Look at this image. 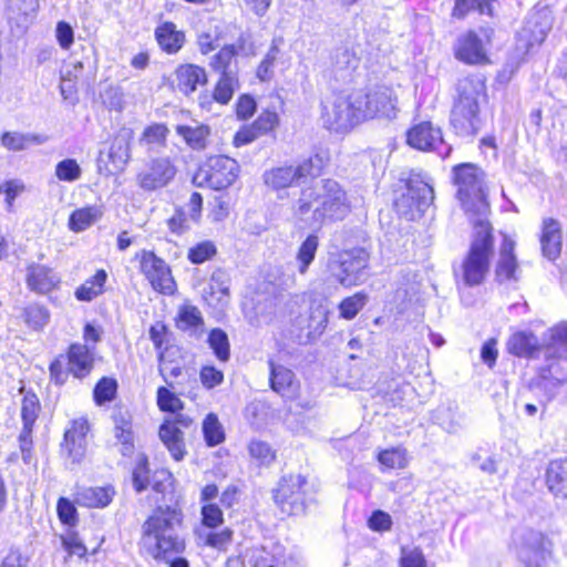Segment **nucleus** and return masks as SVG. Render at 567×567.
I'll return each mask as SVG.
<instances>
[{
	"instance_id": "nucleus-8",
	"label": "nucleus",
	"mask_w": 567,
	"mask_h": 567,
	"mask_svg": "<svg viewBox=\"0 0 567 567\" xmlns=\"http://www.w3.org/2000/svg\"><path fill=\"white\" fill-rule=\"evenodd\" d=\"M434 189L431 178L423 172H411L404 190L394 199V207L409 220L421 217L433 204Z\"/></svg>"
},
{
	"instance_id": "nucleus-11",
	"label": "nucleus",
	"mask_w": 567,
	"mask_h": 567,
	"mask_svg": "<svg viewBox=\"0 0 567 567\" xmlns=\"http://www.w3.org/2000/svg\"><path fill=\"white\" fill-rule=\"evenodd\" d=\"M324 166V156L315 154L297 165H284L267 169L262 174V179L265 185L269 188L280 190L299 184L308 177H318Z\"/></svg>"
},
{
	"instance_id": "nucleus-14",
	"label": "nucleus",
	"mask_w": 567,
	"mask_h": 567,
	"mask_svg": "<svg viewBox=\"0 0 567 567\" xmlns=\"http://www.w3.org/2000/svg\"><path fill=\"white\" fill-rule=\"evenodd\" d=\"M408 144L419 151L435 152L446 158L452 153V146L443 140L442 130L432 122L423 121L413 125L406 132Z\"/></svg>"
},
{
	"instance_id": "nucleus-43",
	"label": "nucleus",
	"mask_w": 567,
	"mask_h": 567,
	"mask_svg": "<svg viewBox=\"0 0 567 567\" xmlns=\"http://www.w3.org/2000/svg\"><path fill=\"white\" fill-rule=\"evenodd\" d=\"M10 18H17L23 24L32 21L39 10V0H9Z\"/></svg>"
},
{
	"instance_id": "nucleus-27",
	"label": "nucleus",
	"mask_w": 567,
	"mask_h": 567,
	"mask_svg": "<svg viewBox=\"0 0 567 567\" xmlns=\"http://www.w3.org/2000/svg\"><path fill=\"white\" fill-rule=\"evenodd\" d=\"M94 365L93 349L89 344L72 343L68 350V371L76 379L87 377Z\"/></svg>"
},
{
	"instance_id": "nucleus-6",
	"label": "nucleus",
	"mask_w": 567,
	"mask_h": 567,
	"mask_svg": "<svg viewBox=\"0 0 567 567\" xmlns=\"http://www.w3.org/2000/svg\"><path fill=\"white\" fill-rule=\"evenodd\" d=\"M453 182L457 199L473 225L488 221L489 204L484 188V173L476 165L463 163L454 166Z\"/></svg>"
},
{
	"instance_id": "nucleus-5",
	"label": "nucleus",
	"mask_w": 567,
	"mask_h": 567,
	"mask_svg": "<svg viewBox=\"0 0 567 567\" xmlns=\"http://www.w3.org/2000/svg\"><path fill=\"white\" fill-rule=\"evenodd\" d=\"M183 513L175 507H157L142 526V546L156 560H169L185 550V540L178 534Z\"/></svg>"
},
{
	"instance_id": "nucleus-25",
	"label": "nucleus",
	"mask_w": 567,
	"mask_h": 567,
	"mask_svg": "<svg viewBox=\"0 0 567 567\" xmlns=\"http://www.w3.org/2000/svg\"><path fill=\"white\" fill-rule=\"evenodd\" d=\"M454 50L456 59L468 64H478L487 59L483 40L472 30L457 38Z\"/></svg>"
},
{
	"instance_id": "nucleus-13",
	"label": "nucleus",
	"mask_w": 567,
	"mask_h": 567,
	"mask_svg": "<svg viewBox=\"0 0 567 567\" xmlns=\"http://www.w3.org/2000/svg\"><path fill=\"white\" fill-rule=\"evenodd\" d=\"M239 165L228 156L217 155L209 157L202 165L195 176L200 178L213 189L220 190L228 188L238 177Z\"/></svg>"
},
{
	"instance_id": "nucleus-24",
	"label": "nucleus",
	"mask_w": 567,
	"mask_h": 567,
	"mask_svg": "<svg viewBox=\"0 0 567 567\" xmlns=\"http://www.w3.org/2000/svg\"><path fill=\"white\" fill-rule=\"evenodd\" d=\"M17 319L32 332H42L51 321L50 309L40 301H30L16 307Z\"/></svg>"
},
{
	"instance_id": "nucleus-62",
	"label": "nucleus",
	"mask_w": 567,
	"mask_h": 567,
	"mask_svg": "<svg viewBox=\"0 0 567 567\" xmlns=\"http://www.w3.org/2000/svg\"><path fill=\"white\" fill-rule=\"evenodd\" d=\"M168 128L164 124H153L147 126L141 137V143L147 145H165Z\"/></svg>"
},
{
	"instance_id": "nucleus-59",
	"label": "nucleus",
	"mask_w": 567,
	"mask_h": 567,
	"mask_svg": "<svg viewBox=\"0 0 567 567\" xmlns=\"http://www.w3.org/2000/svg\"><path fill=\"white\" fill-rule=\"evenodd\" d=\"M250 456L260 465H269L275 460V452L270 445L260 440H252L248 446Z\"/></svg>"
},
{
	"instance_id": "nucleus-54",
	"label": "nucleus",
	"mask_w": 567,
	"mask_h": 567,
	"mask_svg": "<svg viewBox=\"0 0 567 567\" xmlns=\"http://www.w3.org/2000/svg\"><path fill=\"white\" fill-rule=\"evenodd\" d=\"M157 406L163 412L176 413L184 408L182 400L166 386H159L156 392Z\"/></svg>"
},
{
	"instance_id": "nucleus-19",
	"label": "nucleus",
	"mask_w": 567,
	"mask_h": 567,
	"mask_svg": "<svg viewBox=\"0 0 567 567\" xmlns=\"http://www.w3.org/2000/svg\"><path fill=\"white\" fill-rule=\"evenodd\" d=\"M247 567H285L288 560L286 547L278 542H268L246 550Z\"/></svg>"
},
{
	"instance_id": "nucleus-22",
	"label": "nucleus",
	"mask_w": 567,
	"mask_h": 567,
	"mask_svg": "<svg viewBox=\"0 0 567 567\" xmlns=\"http://www.w3.org/2000/svg\"><path fill=\"white\" fill-rule=\"evenodd\" d=\"M60 284L59 274L47 265L31 262L25 269L27 288L37 295H49L58 289Z\"/></svg>"
},
{
	"instance_id": "nucleus-42",
	"label": "nucleus",
	"mask_w": 567,
	"mask_h": 567,
	"mask_svg": "<svg viewBox=\"0 0 567 567\" xmlns=\"http://www.w3.org/2000/svg\"><path fill=\"white\" fill-rule=\"evenodd\" d=\"M44 142V137L35 134H21V133H11L6 132L1 136V143L4 147L10 151H23L28 148L32 144H42Z\"/></svg>"
},
{
	"instance_id": "nucleus-41",
	"label": "nucleus",
	"mask_w": 567,
	"mask_h": 567,
	"mask_svg": "<svg viewBox=\"0 0 567 567\" xmlns=\"http://www.w3.org/2000/svg\"><path fill=\"white\" fill-rule=\"evenodd\" d=\"M494 0H455L452 16L464 19L468 13L477 11L481 14L493 16Z\"/></svg>"
},
{
	"instance_id": "nucleus-17",
	"label": "nucleus",
	"mask_w": 567,
	"mask_h": 567,
	"mask_svg": "<svg viewBox=\"0 0 567 567\" xmlns=\"http://www.w3.org/2000/svg\"><path fill=\"white\" fill-rule=\"evenodd\" d=\"M39 411L40 402L37 395L34 393H27L22 399L21 417L23 426L19 435L21 457L25 464H31L33 460L32 431L38 419Z\"/></svg>"
},
{
	"instance_id": "nucleus-15",
	"label": "nucleus",
	"mask_w": 567,
	"mask_h": 567,
	"mask_svg": "<svg viewBox=\"0 0 567 567\" xmlns=\"http://www.w3.org/2000/svg\"><path fill=\"white\" fill-rule=\"evenodd\" d=\"M140 268L152 288L163 295L171 296L176 290V284L167 262L152 250H142Z\"/></svg>"
},
{
	"instance_id": "nucleus-34",
	"label": "nucleus",
	"mask_w": 567,
	"mask_h": 567,
	"mask_svg": "<svg viewBox=\"0 0 567 567\" xmlns=\"http://www.w3.org/2000/svg\"><path fill=\"white\" fill-rule=\"evenodd\" d=\"M131 131L122 130L115 135L111 143L109 159L116 169H124L131 158Z\"/></svg>"
},
{
	"instance_id": "nucleus-37",
	"label": "nucleus",
	"mask_w": 567,
	"mask_h": 567,
	"mask_svg": "<svg viewBox=\"0 0 567 567\" xmlns=\"http://www.w3.org/2000/svg\"><path fill=\"white\" fill-rule=\"evenodd\" d=\"M176 133L190 148L195 151H202L207 145V138L209 136L210 130L207 125L204 124L195 126L177 125Z\"/></svg>"
},
{
	"instance_id": "nucleus-51",
	"label": "nucleus",
	"mask_w": 567,
	"mask_h": 567,
	"mask_svg": "<svg viewBox=\"0 0 567 567\" xmlns=\"http://www.w3.org/2000/svg\"><path fill=\"white\" fill-rule=\"evenodd\" d=\"M378 461L388 468H404L409 463L406 450L401 446L381 451Z\"/></svg>"
},
{
	"instance_id": "nucleus-35",
	"label": "nucleus",
	"mask_w": 567,
	"mask_h": 567,
	"mask_svg": "<svg viewBox=\"0 0 567 567\" xmlns=\"http://www.w3.org/2000/svg\"><path fill=\"white\" fill-rule=\"evenodd\" d=\"M104 209L100 205H89L73 210L69 217V228L74 233H81L100 220Z\"/></svg>"
},
{
	"instance_id": "nucleus-3",
	"label": "nucleus",
	"mask_w": 567,
	"mask_h": 567,
	"mask_svg": "<svg viewBox=\"0 0 567 567\" xmlns=\"http://www.w3.org/2000/svg\"><path fill=\"white\" fill-rule=\"evenodd\" d=\"M487 101L483 75L468 74L458 79L450 112V125L456 136L473 140L482 131L485 123L482 107Z\"/></svg>"
},
{
	"instance_id": "nucleus-7",
	"label": "nucleus",
	"mask_w": 567,
	"mask_h": 567,
	"mask_svg": "<svg viewBox=\"0 0 567 567\" xmlns=\"http://www.w3.org/2000/svg\"><path fill=\"white\" fill-rule=\"evenodd\" d=\"M473 228L470 249L460 266V271L455 270L456 278L460 277L466 287H476L484 282L489 270L494 248L489 221L481 220L473 225Z\"/></svg>"
},
{
	"instance_id": "nucleus-31",
	"label": "nucleus",
	"mask_w": 567,
	"mask_h": 567,
	"mask_svg": "<svg viewBox=\"0 0 567 567\" xmlns=\"http://www.w3.org/2000/svg\"><path fill=\"white\" fill-rule=\"evenodd\" d=\"M176 86L178 91L188 95L197 90L198 85L207 82L204 68L195 64H183L175 70Z\"/></svg>"
},
{
	"instance_id": "nucleus-55",
	"label": "nucleus",
	"mask_w": 567,
	"mask_h": 567,
	"mask_svg": "<svg viewBox=\"0 0 567 567\" xmlns=\"http://www.w3.org/2000/svg\"><path fill=\"white\" fill-rule=\"evenodd\" d=\"M169 231L173 235L182 236L190 229L193 220L188 216L185 207H176L174 214L166 221Z\"/></svg>"
},
{
	"instance_id": "nucleus-58",
	"label": "nucleus",
	"mask_w": 567,
	"mask_h": 567,
	"mask_svg": "<svg viewBox=\"0 0 567 567\" xmlns=\"http://www.w3.org/2000/svg\"><path fill=\"white\" fill-rule=\"evenodd\" d=\"M56 513L60 522L66 528H74L79 522L78 511L74 504L65 497H60L56 504Z\"/></svg>"
},
{
	"instance_id": "nucleus-52",
	"label": "nucleus",
	"mask_w": 567,
	"mask_h": 567,
	"mask_svg": "<svg viewBox=\"0 0 567 567\" xmlns=\"http://www.w3.org/2000/svg\"><path fill=\"white\" fill-rule=\"evenodd\" d=\"M204 324L200 311L190 305L181 307L178 311L177 327L182 330L197 329Z\"/></svg>"
},
{
	"instance_id": "nucleus-28",
	"label": "nucleus",
	"mask_w": 567,
	"mask_h": 567,
	"mask_svg": "<svg viewBox=\"0 0 567 567\" xmlns=\"http://www.w3.org/2000/svg\"><path fill=\"white\" fill-rule=\"evenodd\" d=\"M116 492L112 485L76 487L75 502L83 507L104 508L109 506Z\"/></svg>"
},
{
	"instance_id": "nucleus-48",
	"label": "nucleus",
	"mask_w": 567,
	"mask_h": 567,
	"mask_svg": "<svg viewBox=\"0 0 567 567\" xmlns=\"http://www.w3.org/2000/svg\"><path fill=\"white\" fill-rule=\"evenodd\" d=\"M368 301V297L363 292H357L344 298L338 306L340 318L351 320L363 309Z\"/></svg>"
},
{
	"instance_id": "nucleus-21",
	"label": "nucleus",
	"mask_w": 567,
	"mask_h": 567,
	"mask_svg": "<svg viewBox=\"0 0 567 567\" xmlns=\"http://www.w3.org/2000/svg\"><path fill=\"white\" fill-rule=\"evenodd\" d=\"M268 367L271 390L285 400H295L300 390L295 372L275 358L268 359Z\"/></svg>"
},
{
	"instance_id": "nucleus-12",
	"label": "nucleus",
	"mask_w": 567,
	"mask_h": 567,
	"mask_svg": "<svg viewBox=\"0 0 567 567\" xmlns=\"http://www.w3.org/2000/svg\"><path fill=\"white\" fill-rule=\"evenodd\" d=\"M544 539L542 533L519 526L513 530L509 546L526 567H544Z\"/></svg>"
},
{
	"instance_id": "nucleus-64",
	"label": "nucleus",
	"mask_w": 567,
	"mask_h": 567,
	"mask_svg": "<svg viewBox=\"0 0 567 567\" xmlns=\"http://www.w3.org/2000/svg\"><path fill=\"white\" fill-rule=\"evenodd\" d=\"M0 567H30V556L18 547H11L2 558Z\"/></svg>"
},
{
	"instance_id": "nucleus-30",
	"label": "nucleus",
	"mask_w": 567,
	"mask_h": 567,
	"mask_svg": "<svg viewBox=\"0 0 567 567\" xmlns=\"http://www.w3.org/2000/svg\"><path fill=\"white\" fill-rule=\"evenodd\" d=\"M507 351L518 358L534 359L542 357V347L537 337L527 331L514 332L506 342Z\"/></svg>"
},
{
	"instance_id": "nucleus-49",
	"label": "nucleus",
	"mask_w": 567,
	"mask_h": 567,
	"mask_svg": "<svg viewBox=\"0 0 567 567\" xmlns=\"http://www.w3.org/2000/svg\"><path fill=\"white\" fill-rule=\"evenodd\" d=\"M117 392V381L113 378L103 377L97 381L93 390L94 401L97 405H103L115 399Z\"/></svg>"
},
{
	"instance_id": "nucleus-45",
	"label": "nucleus",
	"mask_w": 567,
	"mask_h": 567,
	"mask_svg": "<svg viewBox=\"0 0 567 567\" xmlns=\"http://www.w3.org/2000/svg\"><path fill=\"white\" fill-rule=\"evenodd\" d=\"M207 342L219 361L227 362L229 360L230 344L228 336L224 330L219 328L210 330Z\"/></svg>"
},
{
	"instance_id": "nucleus-44",
	"label": "nucleus",
	"mask_w": 567,
	"mask_h": 567,
	"mask_svg": "<svg viewBox=\"0 0 567 567\" xmlns=\"http://www.w3.org/2000/svg\"><path fill=\"white\" fill-rule=\"evenodd\" d=\"M548 30L549 25L547 23L538 25L529 21L519 32V41H525V50L529 51L545 41Z\"/></svg>"
},
{
	"instance_id": "nucleus-46",
	"label": "nucleus",
	"mask_w": 567,
	"mask_h": 567,
	"mask_svg": "<svg viewBox=\"0 0 567 567\" xmlns=\"http://www.w3.org/2000/svg\"><path fill=\"white\" fill-rule=\"evenodd\" d=\"M54 175L63 183H75L82 176V168L75 158H64L56 163Z\"/></svg>"
},
{
	"instance_id": "nucleus-20",
	"label": "nucleus",
	"mask_w": 567,
	"mask_h": 567,
	"mask_svg": "<svg viewBox=\"0 0 567 567\" xmlns=\"http://www.w3.org/2000/svg\"><path fill=\"white\" fill-rule=\"evenodd\" d=\"M360 59L348 48H338L332 56L329 78L336 84L344 85L355 82L359 75Z\"/></svg>"
},
{
	"instance_id": "nucleus-61",
	"label": "nucleus",
	"mask_w": 567,
	"mask_h": 567,
	"mask_svg": "<svg viewBox=\"0 0 567 567\" xmlns=\"http://www.w3.org/2000/svg\"><path fill=\"white\" fill-rule=\"evenodd\" d=\"M400 567H427V560L420 547H402Z\"/></svg>"
},
{
	"instance_id": "nucleus-1",
	"label": "nucleus",
	"mask_w": 567,
	"mask_h": 567,
	"mask_svg": "<svg viewBox=\"0 0 567 567\" xmlns=\"http://www.w3.org/2000/svg\"><path fill=\"white\" fill-rule=\"evenodd\" d=\"M398 96L388 85H373L351 93H340L323 106L322 122L333 132H348L359 123L375 118H394L398 114Z\"/></svg>"
},
{
	"instance_id": "nucleus-33",
	"label": "nucleus",
	"mask_w": 567,
	"mask_h": 567,
	"mask_svg": "<svg viewBox=\"0 0 567 567\" xmlns=\"http://www.w3.org/2000/svg\"><path fill=\"white\" fill-rule=\"evenodd\" d=\"M546 485L555 497L567 498V457L549 462Z\"/></svg>"
},
{
	"instance_id": "nucleus-56",
	"label": "nucleus",
	"mask_w": 567,
	"mask_h": 567,
	"mask_svg": "<svg viewBox=\"0 0 567 567\" xmlns=\"http://www.w3.org/2000/svg\"><path fill=\"white\" fill-rule=\"evenodd\" d=\"M216 252L215 244L210 240H204L189 248L187 258L192 264L199 265L213 258Z\"/></svg>"
},
{
	"instance_id": "nucleus-40",
	"label": "nucleus",
	"mask_w": 567,
	"mask_h": 567,
	"mask_svg": "<svg viewBox=\"0 0 567 567\" xmlns=\"http://www.w3.org/2000/svg\"><path fill=\"white\" fill-rule=\"evenodd\" d=\"M239 89V81L236 74H224L219 76L212 95L213 101L226 105L233 99L234 93Z\"/></svg>"
},
{
	"instance_id": "nucleus-18",
	"label": "nucleus",
	"mask_w": 567,
	"mask_h": 567,
	"mask_svg": "<svg viewBox=\"0 0 567 567\" xmlns=\"http://www.w3.org/2000/svg\"><path fill=\"white\" fill-rule=\"evenodd\" d=\"M89 429V422L84 417L72 420L65 429L61 447L74 464L81 463L85 456Z\"/></svg>"
},
{
	"instance_id": "nucleus-26",
	"label": "nucleus",
	"mask_w": 567,
	"mask_h": 567,
	"mask_svg": "<svg viewBox=\"0 0 567 567\" xmlns=\"http://www.w3.org/2000/svg\"><path fill=\"white\" fill-rule=\"evenodd\" d=\"M542 252L548 260H556L561 252L563 231L561 225L557 219L545 218L542 224L540 234Z\"/></svg>"
},
{
	"instance_id": "nucleus-47",
	"label": "nucleus",
	"mask_w": 567,
	"mask_h": 567,
	"mask_svg": "<svg viewBox=\"0 0 567 567\" xmlns=\"http://www.w3.org/2000/svg\"><path fill=\"white\" fill-rule=\"evenodd\" d=\"M233 530L229 527H225L219 532L209 530L199 534V538L204 545L219 551H226L233 542Z\"/></svg>"
},
{
	"instance_id": "nucleus-57",
	"label": "nucleus",
	"mask_w": 567,
	"mask_h": 567,
	"mask_svg": "<svg viewBox=\"0 0 567 567\" xmlns=\"http://www.w3.org/2000/svg\"><path fill=\"white\" fill-rule=\"evenodd\" d=\"M25 190V185L21 179H8L0 184V194L4 195L7 210L12 212L14 200Z\"/></svg>"
},
{
	"instance_id": "nucleus-39",
	"label": "nucleus",
	"mask_w": 567,
	"mask_h": 567,
	"mask_svg": "<svg viewBox=\"0 0 567 567\" xmlns=\"http://www.w3.org/2000/svg\"><path fill=\"white\" fill-rule=\"evenodd\" d=\"M202 431L204 441L209 447L221 444L226 439L224 426L215 413H208L205 416L202 424Z\"/></svg>"
},
{
	"instance_id": "nucleus-38",
	"label": "nucleus",
	"mask_w": 567,
	"mask_h": 567,
	"mask_svg": "<svg viewBox=\"0 0 567 567\" xmlns=\"http://www.w3.org/2000/svg\"><path fill=\"white\" fill-rule=\"evenodd\" d=\"M318 247L319 237L315 234L308 235L300 244L296 255L297 270L300 275L307 274L310 265L316 258Z\"/></svg>"
},
{
	"instance_id": "nucleus-2",
	"label": "nucleus",
	"mask_w": 567,
	"mask_h": 567,
	"mask_svg": "<svg viewBox=\"0 0 567 567\" xmlns=\"http://www.w3.org/2000/svg\"><path fill=\"white\" fill-rule=\"evenodd\" d=\"M351 210V203L343 187L332 178H323L305 187L293 205V215L305 221L321 225L342 220Z\"/></svg>"
},
{
	"instance_id": "nucleus-36",
	"label": "nucleus",
	"mask_w": 567,
	"mask_h": 567,
	"mask_svg": "<svg viewBox=\"0 0 567 567\" xmlns=\"http://www.w3.org/2000/svg\"><path fill=\"white\" fill-rule=\"evenodd\" d=\"M107 280V274L104 269H99L92 277L87 278L74 291V297L79 301H92L104 292Z\"/></svg>"
},
{
	"instance_id": "nucleus-4",
	"label": "nucleus",
	"mask_w": 567,
	"mask_h": 567,
	"mask_svg": "<svg viewBox=\"0 0 567 567\" xmlns=\"http://www.w3.org/2000/svg\"><path fill=\"white\" fill-rule=\"evenodd\" d=\"M543 364L538 369L535 386L547 401L558 395L567 398V321L549 328L542 346Z\"/></svg>"
},
{
	"instance_id": "nucleus-9",
	"label": "nucleus",
	"mask_w": 567,
	"mask_h": 567,
	"mask_svg": "<svg viewBox=\"0 0 567 567\" xmlns=\"http://www.w3.org/2000/svg\"><path fill=\"white\" fill-rule=\"evenodd\" d=\"M315 485L302 475L284 476L274 494V499L282 513L301 515L315 502Z\"/></svg>"
},
{
	"instance_id": "nucleus-63",
	"label": "nucleus",
	"mask_w": 567,
	"mask_h": 567,
	"mask_svg": "<svg viewBox=\"0 0 567 567\" xmlns=\"http://www.w3.org/2000/svg\"><path fill=\"white\" fill-rule=\"evenodd\" d=\"M517 268L516 257H499L495 276L499 282L507 280H516L515 272Z\"/></svg>"
},
{
	"instance_id": "nucleus-53",
	"label": "nucleus",
	"mask_w": 567,
	"mask_h": 567,
	"mask_svg": "<svg viewBox=\"0 0 567 567\" xmlns=\"http://www.w3.org/2000/svg\"><path fill=\"white\" fill-rule=\"evenodd\" d=\"M236 56V49L234 45H226L221 48L210 61V66L214 71L219 72L220 75L224 74H235L230 70V65L233 60Z\"/></svg>"
},
{
	"instance_id": "nucleus-16",
	"label": "nucleus",
	"mask_w": 567,
	"mask_h": 567,
	"mask_svg": "<svg viewBox=\"0 0 567 567\" xmlns=\"http://www.w3.org/2000/svg\"><path fill=\"white\" fill-rule=\"evenodd\" d=\"M176 172V166L168 156L152 157L137 174V185L146 192L157 190L167 186Z\"/></svg>"
},
{
	"instance_id": "nucleus-23",
	"label": "nucleus",
	"mask_w": 567,
	"mask_h": 567,
	"mask_svg": "<svg viewBox=\"0 0 567 567\" xmlns=\"http://www.w3.org/2000/svg\"><path fill=\"white\" fill-rule=\"evenodd\" d=\"M329 302L324 298L312 299L309 307V315L306 319L298 318L297 327L301 332L306 331L308 340H316L326 330L329 321Z\"/></svg>"
},
{
	"instance_id": "nucleus-29",
	"label": "nucleus",
	"mask_w": 567,
	"mask_h": 567,
	"mask_svg": "<svg viewBox=\"0 0 567 567\" xmlns=\"http://www.w3.org/2000/svg\"><path fill=\"white\" fill-rule=\"evenodd\" d=\"M159 49L167 54H176L185 45L186 35L183 30L172 21L159 23L154 31Z\"/></svg>"
},
{
	"instance_id": "nucleus-32",
	"label": "nucleus",
	"mask_w": 567,
	"mask_h": 567,
	"mask_svg": "<svg viewBox=\"0 0 567 567\" xmlns=\"http://www.w3.org/2000/svg\"><path fill=\"white\" fill-rule=\"evenodd\" d=\"M158 436L175 461L184 458L186 449L184 433L179 426H175L169 420H164L158 429Z\"/></svg>"
},
{
	"instance_id": "nucleus-10",
	"label": "nucleus",
	"mask_w": 567,
	"mask_h": 567,
	"mask_svg": "<svg viewBox=\"0 0 567 567\" xmlns=\"http://www.w3.org/2000/svg\"><path fill=\"white\" fill-rule=\"evenodd\" d=\"M369 252L361 247L340 250L329 259V274L346 288L361 285L365 280L364 270L369 266Z\"/></svg>"
},
{
	"instance_id": "nucleus-60",
	"label": "nucleus",
	"mask_w": 567,
	"mask_h": 567,
	"mask_svg": "<svg viewBox=\"0 0 567 567\" xmlns=\"http://www.w3.org/2000/svg\"><path fill=\"white\" fill-rule=\"evenodd\" d=\"M133 486L137 493L145 491L150 484V470L147 464V458L145 456H141L136 465L133 470Z\"/></svg>"
},
{
	"instance_id": "nucleus-50",
	"label": "nucleus",
	"mask_w": 567,
	"mask_h": 567,
	"mask_svg": "<svg viewBox=\"0 0 567 567\" xmlns=\"http://www.w3.org/2000/svg\"><path fill=\"white\" fill-rule=\"evenodd\" d=\"M60 538L62 547L68 551L69 556H76L79 558L86 556L87 548L74 528H66Z\"/></svg>"
}]
</instances>
